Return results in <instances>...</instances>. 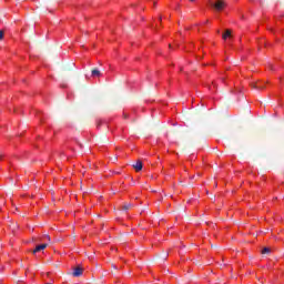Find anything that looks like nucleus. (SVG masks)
<instances>
[{
	"label": "nucleus",
	"mask_w": 284,
	"mask_h": 284,
	"mask_svg": "<svg viewBox=\"0 0 284 284\" xmlns=\"http://www.w3.org/2000/svg\"><path fill=\"white\" fill-rule=\"evenodd\" d=\"M215 10L221 11L223 8H225V1L217 0L215 3L212 4Z\"/></svg>",
	"instance_id": "1"
},
{
	"label": "nucleus",
	"mask_w": 284,
	"mask_h": 284,
	"mask_svg": "<svg viewBox=\"0 0 284 284\" xmlns=\"http://www.w3.org/2000/svg\"><path fill=\"white\" fill-rule=\"evenodd\" d=\"M82 274H83V268L81 266L73 268L72 276H74L75 278H79V276H82Z\"/></svg>",
	"instance_id": "2"
},
{
	"label": "nucleus",
	"mask_w": 284,
	"mask_h": 284,
	"mask_svg": "<svg viewBox=\"0 0 284 284\" xmlns=\"http://www.w3.org/2000/svg\"><path fill=\"white\" fill-rule=\"evenodd\" d=\"M133 168L135 172H141V170H143V162L141 160H138L135 164H133Z\"/></svg>",
	"instance_id": "3"
},
{
	"label": "nucleus",
	"mask_w": 284,
	"mask_h": 284,
	"mask_svg": "<svg viewBox=\"0 0 284 284\" xmlns=\"http://www.w3.org/2000/svg\"><path fill=\"white\" fill-rule=\"evenodd\" d=\"M45 247H48V244H40L38 246H36V248L33 250L32 254H37V252H41V250H45Z\"/></svg>",
	"instance_id": "4"
},
{
	"label": "nucleus",
	"mask_w": 284,
	"mask_h": 284,
	"mask_svg": "<svg viewBox=\"0 0 284 284\" xmlns=\"http://www.w3.org/2000/svg\"><path fill=\"white\" fill-rule=\"evenodd\" d=\"M91 77H93V78L101 77V71L99 69H92L91 70Z\"/></svg>",
	"instance_id": "5"
},
{
	"label": "nucleus",
	"mask_w": 284,
	"mask_h": 284,
	"mask_svg": "<svg viewBox=\"0 0 284 284\" xmlns=\"http://www.w3.org/2000/svg\"><path fill=\"white\" fill-rule=\"evenodd\" d=\"M227 37H232V31L230 29H227L224 34L222 36V39L226 40Z\"/></svg>",
	"instance_id": "6"
},
{
	"label": "nucleus",
	"mask_w": 284,
	"mask_h": 284,
	"mask_svg": "<svg viewBox=\"0 0 284 284\" xmlns=\"http://www.w3.org/2000/svg\"><path fill=\"white\" fill-rule=\"evenodd\" d=\"M251 88H253L254 90H263L265 87H258L256 85V83L252 82Z\"/></svg>",
	"instance_id": "7"
},
{
	"label": "nucleus",
	"mask_w": 284,
	"mask_h": 284,
	"mask_svg": "<svg viewBox=\"0 0 284 284\" xmlns=\"http://www.w3.org/2000/svg\"><path fill=\"white\" fill-rule=\"evenodd\" d=\"M130 207H132V203L124 204V205L122 206V210H124L125 212H128V210H130Z\"/></svg>",
	"instance_id": "8"
},
{
	"label": "nucleus",
	"mask_w": 284,
	"mask_h": 284,
	"mask_svg": "<svg viewBox=\"0 0 284 284\" xmlns=\"http://www.w3.org/2000/svg\"><path fill=\"white\" fill-rule=\"evenodd\" d=\"M270 252H272V250L270 247H264L262 250V254H270Z\"/></svg>",
	"instance_id": "9"
},
{
	"label": "nucleus",
	"mask_w": 284,
	"mask_h": 284,
	"mask_svg": "<svg viewBox=\"0 0 284 284\" xmlns=\"http://www.w3.org/2000/svg\"><path fill=\"white\" fill-rule=\"evenodd\" d=\"M3 39V31H0V41Z\"/></svg>",
	"instance_id": "10"
},
{
	"label": "nucleus",
	"mask_w": 284,
	"mask_h": 284,
	"mask_svg": "<svg viewBox=\"0 0 284 284\" xmlns=\"http://www.w3.org/2000/svg\"><path fill=\"white\" fill-rule=\"evenodd\" d=\"M44 239L50 242V235H44Z\"/></svg>",
	"instance_id": "11"
},
{
	"label": "nucleus",
	"mask_w": 284,
	"mask_h": 284,
	"mask_svg": "<svg viewBox=\"0 0 284 284\" xmlns=\"http://www.w3.org/2000/svg\"><path fill=\"white\" fill-rule=\"evenodd\" d=\"M113 270H116V265H112Z\"/></svg>",
	"instance_id": "12"
},
{
	"label": "nucleus",
	"mask_w": 284,
	"mask_h": 284,
	"mask_svg": "<svg viewBox=\"0 0 284 284\" xmlns=\"http://www.w3.org/2000/svg\"><path fill=\"white\" fill-rule=\"evenodd\" d=\"M101 125V121L100 122H98V128Z\"/></svg>",
	"instance_id": "13"
},
{
	"label": "nucleus",
	"mask_w": 284,
	"mask_h": 284,
	"mask_svg": "<svg viewBox=\"0 0 284 284\" xmlns=\"http://www.w3.org/2000/svg\"><path fill=\"white\" fill-rule=\"evenodd\" d=\"M3 159V155L0 154V161Z\"/></svg>",
	"instance_id": "14"
},
{
	"label": "nucleus",
	"mask_w": 284,
	"mask_h": 284,
	"mask_svg": "<svg viewBox=\"0 0 284 284\" xmlns=\"http://www.w3.org/2000/svg\"><path fill=\"white\" fill-rule=\"evenodd\" d=\"M124 119H128V115H126V114L124 115Z\"/></svg>",
	"instance_id": "15"
},
{
	"label": "nucleus",
	"mask_w": 284,
	"mask_h": 284,
	"mask_svg": "<svg viewBox=\"0 0 284 284\" xmlns=\"http://www.w3.org/2000/svg\"><path fill=\"white\" fill-rule=\"evenodd\" d=\"M176 10H179V6H178Z\"/></svg>",
	"instance_id": "16"
},
{
	"label": "nucleus",
	"mask_w": 284,
	"mask_h": 284,
	"mask_svg": "<svg viewBox=\"0 0 284 284\" xmlns=\"http://www.w3.org/2000/svg\"><path fill=\"white\" fill-rule=\"evenodd\" d=\"M162 20V18L160 17V21Z\"/></svg>",
	"instance_id": "17"
},
{
	"label": "nucleus",
	"mask_w": 284,
	"mask_h": 284,
	"mask_svg": "<svg viewBox=\"0 0 284 284\" xmlns=\"http://www.w3.org/2000/svg\"><path fill=\"white\" fill-rule=\"evenodd\" d=\"M190 1H194V0H190Z\"/></svg>",
	"instance_id": "18"
}]
</instances>
